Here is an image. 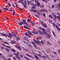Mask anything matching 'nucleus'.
Masks as SVG:
<instances>
[{"mask_svg":"<svg viewBox=\"0 0 60 60\" xmlns=\"http://www.w3.org/2000/svg\"><path fill=\"white\" fill-rule=\"evenodd\" d=\"M27 45L29 47H31V46H32V45L30 44H28Z\"/></svg>","mask_w":60,"mask_h":60,"instance_id":"obj_47","label":"nucleus"},{"mask_svg":"<svg viewBox=\"0 0 60 60\" xmlns=\"http://www.w3.org/2000/svg\"><path fill=\"white\" fill-rule=\"evenodd\" d=\"M11 50L12 52H16V50L13 49H12Z\"/></svg>","mask_w":60,"mask_h":60,"instance_id":"obj_20","label":"nucleus"},{"mask_svg":"<svg viewBox=\"0 0 60 60\" xmlns=\"http://www.w3.org/2000/svg\"><path fill=\"white\" fill-rule=\"evenodd\" d=\"M40 42L42 44H44V42L42 41H41Z\"/></svg>","mask_w":60,"mask_h":60,"instance_id":"obj_43","label":"nucleus"},{"mask_svg":"<svg viewBox=\"0 0 60 60\" xmlns=\"http://www.w3.org/2000/svg\"><path fill=\"white\" fill-rule=\"evenodd\" d=\"M55 7V5H52V8H54Z\"/></svg>","mask_w":60,"mask_h":60,"instance_id":"obj_53","label":"nucleus"},{"mask_svg":"<svg viewBox=\"0 0 60 60\" xmlns=\"http://www.w3.org/2000/svg\"><path fill=\"white\" fill-rule=\"evenodd\" d=\"M22 21H23V24H26L27 26H29V25L26 22V20L25 19H23Z\"/></svg>","mask_w":60,"mask_h":60,"instance_id":"obj_2","label":"nucleus"},{"mask_svg":"<svg viewBox=\"0 0 60 60\" xmlns=\"http://www.w3.org/2000/svg\"><path fill=\"white\" fill-rule=\"evenodd\" d=\"M38 31L39 32L40 34H41V35H44V34L42 33V32L40 30H38Z\"/></svg>","mask_w":60,"mask_h":60,"instance_id":"obj_12","label":"nucleus"},{"mask_svg":"<svg viewBox=\"0 0 60 60\" xmlns=\"http://www.w3.org/2000/svg\"><path fill=\"white\" fill-rule=\"evenodd\" d=\"M27 3L28 4H29H29H30V2H29V1L28 0L27 1Z\"/></svg>","mask_w":60,"mask_h":60,"instance_id":"obj_46","label":"nucleus"},{"mask_svg":"<svg viewBox=\"0 0 60 60\" xmlns=\"http://www.w3.org/2000/svg\"><path fill=\"white\" fill-rule=\"evenodd\" d=\"M40 3L38 2L37 3V6L39 7L40 6Z\"/></svg>","mask_w":60,"mask_h":60,"instance_id":"obj_34","label":"nucleus"},{"mask_svg":"<svg viewBox=\"0 0 60 60\" xmlns=\"http://www.w3.org/2000/svg\"><path fill=\"white\" fill-rule=\"evenodd\" d=\"M35 3H37L38 2V0H35Z\"/></svg>","mask_w":60,"mask_h":60,"instance_id":"obj_51","label":"nucleus"},{"mask_svg":"<svg viewBox=\"0 0 60 60\" xmlns=\"http://www.w3.org/2000/svg\"><path fill=\"white\" fill-rule=\"evenodd\" d=\"M41 23L43 26L45 24V23H43L42 22H41Z\"/></svg>","mask_w":60,"mask_h":60,"instance_id":"obj_57","label":"nucleus"},{"mask_svg":"<svg viewBox=\"0 0 60 60\" xmlns=\"http://www.w3.org/2000/svg\"><path fill=\"white\" fill-rule=\"evenodd\" d=\"M43 26L45 28H47V25H46L45 23H44V24L43 25Z\"/></svg>","mask_w":60,"mask_h":60,"instance_id":"obj_21","label":"nucleus"},{"mask_svg":"<svg viewBox=\"0 0 60 60\" xmlns=\"http://www.w3.org/2000/svg\"><path fill=\"white\" fill-rule=\"evenodd\" d=\"M15 57L16 58H17V59H19L20 58L19 57V56H15Z\"/></svg>","mask_w":60,"mask_h":60,"instance_id":"obj_40","label":"nucleus"},{"mask_svg":"<svg viewBox=\"0 0 60 60\" xmlns=\"http://www.w3.org/2000/svg\"><path fill=\"white\" fill-rule=\"evenodd\" d=\"M4 9L6 11H8V8H4Z\"/></svg>","mask_w":60,"mask_h":60,"instance_id":"obj_38","label":"nucleus"},{"mask_svg":"<svg viewBox=\"0 0 60 60\" xmlns=\"http://www.w3.org/2000/svg\"><path fill=\"white\" fill-rule=\"evenodd\" d=\"M58 5L59 6H60V3H58Z\"/></svg>","mask_w":60,"mask_h":60,"instance_id":"obj_62","label":"nucleus"},{"mask_svg":"<svg viewBox=\"0 0 60 60\" xmlns=\"http://www.w3.org/2000/svg\"><path fill=\"white\" fill-rule=\"evenodd\" d=\"M47 44L48 45H51V44L48 41L47 42Z\"/></svg>","mask_w":60,"mask_h":60,"instance_id":"obj_23","label":"nucleus"},{"mask_svg":"<svg viewBox=\"0 0 60 60\" xmlns=\"http://www.w3.org/2000/svg\"><path fill=\"white\" fill-rule=\"evenodd\" d=\"M16 39L17 40H19V37L16 38Z\"/></svg>","mask_w":60,"mask_h":60,"instance_id":"obj_54","label":"nucleus"},{"mask_svg":"<svg viewBox=\"0 0 60 60\" xmlns=\"http://www.w3.org/2000/svg\"><path fill=\"white\" fill-rule=\"evenodd\" d=\"M13 35L14 36H16V34H15V33L13 34Z\"/></svg>","mask_w":60,"mask_h":60,"instance_id":"obj_63","label":"nucleus"},{"mask_svg":"<svg viewBox=\"0 0 60 60\" xmlns=\"http://www.w3.org/2000/svg\"><path fill=\"white\" fill-rule=\"evenodd\" d=\"M24 3L25 4H26V5L27 4L26 3V0H24Z\"/></svg>","mask_w":60,"mask_h":60,"instance_id":"obj_42","label":"nucleus"},{"mask_svg":"<svg viewBox=\"0 0 60 60\" xmlns=\"http://www.w3.org/2000/svg\"><path fill=\"white\" fill-rule=\"evenodd\" d=\"M41 57H42V58H44V59H46V58H47V56H46V55H43L41 56Z\"/></svg>","mask_w":60,"mask_h":60,"instance_id":"obj_13","label":"nucleus"},{"mask_svg":"<svg viewBox=\"0 0 60 60\" xmlns=\"http://www.w3.org/2000/svg\"><path fill=\"white\" fill-rule=\"evenodd\" d=\"M49 50H47V53H49Z\"/></svg>","mask_w":60,"mask_h":60,"instance_id":"obj_52","label":"nucleus"},{"mask_svg":"<svg viewBox=\"0 0 60 60\" xmlns=\"http://www.w3.org/2000/svg\"><path fill=\"white\" fill-rule=\"evenodd\" d=\"M27 32L28 33V34H30V35H32V36H33V35H34V34H32L31 33V32L29 31V30H27Z\"/></svg>","mask_w":60,"mask_h":60,"instance_id":"obj_7","label":"nucleus"},{"mask_svg":"<svg viewBox=\"0 0 60 60\" xmlns=\"http://www.w3.org/2000/svg\"><path fill=\"white\" fill-rule=\"evenodd\" d=\"M31 24H32V25H34H34H35L36 24L34 22H31Z\"/></svg>","mask_w":60,"mask_h":60,"instance_id":"obj_25","label":"nucleus"},{"mask_svg":"<svg viewBox=\"0 0 60 60\" xmlns=\"http://www.w3.org/2000/svg\"><path fill=\"white\" fill-rule=\"evenodd\" d=\"M4 43H5V44H7V45H9V43L8 42H4Z\"/></svg>","mask_w":60,"mask_h":60,"instance_id":"obj_31","label":"nucleus"},{"mask_svg":"<svg viewBox=\"0 0 60 60\" xmlns=\"http://www.w3.org/2000/svg\"><path fill=\"white\" fill-rule=\"evenodd\" d=\"M37 55L38 56H40V57H41V55L40 54H37Z\"/></svg>","mask_w":60,"mask_h":60,"instance_id":"obj_48","label":"nucleus"},{"mask_svg":"<svg viewBox=\"0 0 60 60\" xmlns=\"http://www.w3.org/2000/svg\"><path fill=\"white\" fill-rule=\"evenodd\" d=\"M8 60H11V59L10 58H8Z\"/></svg>","mask_w":60,"mask_h":60,"instance_id":"obj_64","label":"nucleus"},{"mask_svg":"<svg viewBox=\"0 0 60 60\" xmlns=\"http://www.w3.org/2000/svg\"><path fill=\"white\" fill-rule=\"evenodd\" d=\"M24 58L25 59H26L27 60H30V59H29V58H27V57H26V56H24Z\"/></svg>","mask_w":60,"mask_h":60,"instance_id":"obj_22","label":"nucleus"},{"mask_svg":"<svg viewBox=\"0 0 60 60\" xmlns=\"http://www.w3.org/2000/svg\"><path fill=\"white\" fill-rule=\"evenodd\" d=\"M57 25H58V26L60 27V24L59 23H57Z\"/></svg>","mask_w":60,"mask_h":60,"instance_id":"obj_60","label":"nucleus"},{"mask_svg":"<svg viewBox=\"0 0 60 60\" xmlns=\"http://www.w3.org/2000/svg\"><path fill=\"white\" fill-rule=\"evenodd\" d=\"M26 55L27 56H29V57H31L32 58H34V57H33L29 55L28 54H26Z\"/></svg>","mask_w":60,"mask_h":60,"instance_id":"obj_15","label":"nucleus"},{"mask_svg":"<svg viewBox=\"0 0 60 60\" xmlns=\"http://www.w3.org/2000/svg\"><path fill=\"white\" fill-rule=\"evenodd\" d=\"M33 54H35L34 55V57H35V58L37 59H39V58H38V57L37 56H36L35 55H37V53H35V52H33Z\"/></svg>","mask_w":60,"mask_h":60,"instance_id":"obj_6","label":"nucleus"},{"mask_svg":"<svg viewBox=\"0 0 60 60\" xmlns=\"http://www.w3.org/2000/svg\"><path fill=\"white\" fill-rule=\"evenodd\" d=\"M34 42H35L36 43V42H37V40H34Z\"/></svg>","mask_w":60,"mask_h":60,"instance_id":"obj_49","label":"nucleus"},{"mask_svg":"<svg viewBox=\"0 0 60 60\" xmlns=\"http://www.w3.org/2000/svg\"><path fill=\"white\" fill-rule=\"evenodd\" d=\"M40 41L39 40H38L37 41V42H36V44H40Z\"/></svg>","mask_w":60,"mask_h":60,"instance_id":"obj_16","label":"nucleus"},{"mask_svg":"<svg viewBox=\"0 0 60 60\" xmlns=\"http://www.w3.org/2000/svg\"><path fill=\"white\" fill-rule=\"evenodd\" d=\"M40 7L41 8H42L44 7V6L43 5H41L40 6Z\"/></svg>","mask_w":60,"mask_h":60,"instance_id":"obj_35","label":"nucleus"},{"mask_svg":"<svg viewBox=\"0 0 60 60\" xmlns=\"http://www.w3.org/2000/svg\"><path fill=\"white\" fill-rule=\"evenodd\" d=\"M8 4L9 6H11V4L10 3H8Z\"/></svg>","mask_w":60,"mask_h":60,"instance_id":"obj_56","label":"nucleus"},{"mask_svg":"<svg viewBox=\"0 0 60 60\" xmlns=\"http://www.w3.org/2000/svg\"><path fill=\"white\" fill-rule=\"evenodd\" d=\"M1 57L2 58L3 60H6V59L4 57V56H1Z\"/></svg>","mask_w":60,"mask_h":60,"instance_id":"obj_19","label":"nucleus"},{"mask_svg":"<svg viewBox=\"0 0 60 60\" xmlns=\"http://www.w3.org/2000/svg\"><path fill=\"white\" fill-rule=\"evenodd\" d=\"M25 39L26 40V41H29V40H28V38L27 37H25Z\"/></svg>","mask_w":60,"mask_h":60,"instance_id":"obj_30","label":"nucleus"},{"mask_svg":"<svg viewBox=\"0 0 60 60\" xmlns=\"http://www.w3.org/2000/svg\"><path fill=\"white\" fill-rule=\"evenodd\" d=\"M56 28H57V29L59 27H58V26H57V25H56Z\"/></svg>","mask_w":60,"mask_h":60,"instance_id":"obj_61","label":"nucleus"},{"mask_svg":"<svg viewBox=\"0 0 60 60\" xmlns=\"http://www.w3.org/2000/svg\"><path fill=\"white\" fill-rule=\"evenodd\" d=\"M31 32L32 33H33V34H37L38 33V32L36 31V32H35V31H32Z\"/></svg>","mask_w":60,"mask_h":60,"instance_id":"obj_10","label":"nucleus"},{"mask_svg":"<svg viewBox=\"0 0 60 60\" xmlns=\"http://www.w3.org/2000/svg\"><path fill=\"white\" fill-rule=\"evenodd\" d=\"M52 33L54 36H56V34H55V33H54V32L53 31H52Z\"/></svg>","mask_w":60,"mask_h":60,"instance_id":"obj_44","label":"nucleus"},{"mask_svg":"<svg viewBox=\"0 0 60 60\" xmlns=\"http://www.w3.org/2000/svg\"><path fill=\"white\" fill-rule=\"evenodd\" d=\"M47 36L48 38H50L51 37V36L49 34H47Z\"/></svg>","mask_w":60,"mask_h":60,"instance_id":"obj_11","label":"nucleus"},{"mask_svg":"<svg viewBox=\"0 0 60 60\" xmlns=\"http://www.w3.org/2000/svg\"><path fill=\"white\" fill-rule=\"evenodd\" d=\"M8 34V35H7L3 33H0V34L2 35H3V36H8V37H9V38H12V37L13 36L10 33H9Z\"/></svg>","mask_w":60,"mask_h":60,"instance_id":"obj_1","label":"nucleus"},{"mask_svg":"<svg viewBox=\"0 0 60 60\" xmlns=\"http://www.w3.org/2000/svg\"><path fill=\"white\" fill-rule=\"evenodd\" d=\"M11 42L12 44H14L16 43V42H15V41H11Z\"/></svg>","mask_w":60,"mask_h":60,"instance_id":"obj_29","label":"nucleus"},{"mask_svg":"<svg viewBox=\"0 0 60 60\" xmlns=\"http://www.w3.org/2000/svg\"><path fill=\"white\" fill-rule=\"evenodd\" d=\"M31 11L33 12H36L37 13L38 15H40V13H39V12L37 10H35L34 9H32Z\"/></svg>","mask_w":60,"mask_h":60,"instance_id":"obj_4","label":"nucleus"},{"mask_svg":"<svg viewBox=\"0 0 60 60\" xmlns=\"http://www.w3.org/2000/svg\"><path fill=\"white\" fill-rule=\"evenodd\" d=\"M57 14L58 15H59V17H60V14L58 12H57Z\"/></svg>","mask_w":60,"mask_h":60,"instance_id":"obj_37","label":"nucleus"},{"mask_svg":"<svg viewBox=\"0 0 60 60\" xmlns=\"http://www.w3.org/2000/svg\"><path fill=\"white\" fill-rule=\"evenodd\" d=\"M20 1L21 2V3L22 4L24 5V3H23V0H20Z\"/></svg>","mask_w":60,"mask_h":60,"instance_id":"obj_24","label":"nucleus"},{"mask_svg":"<svg viewBox=\"0 0 60 60\" xmlns=\"http://www.w3.org/2000/svg\"><path fill=\"white\" fill-rule=\"evenodd\" d=\"M53 26L54 27H56V25L55 24V23H53Z\"/></svg>","mask_w":60,"mask_h":60,"instance_id":"obj_55","label":"nucleus"},{"mask_svg":"<svg viewBox=\"0 0 60 60\" xmlns=\"http://www.w3.org/2000/svg\"><path fill=\"white\" fill-rule=\"evenodd\" d=\"M48 21L51 24H52V20L50 19H49L48 20Z\"/></svg>","mask_w":60,"mask_h":60,"instance_id":"obj_18","label":"nucleus"},{"mask_svg":"<svg viewBox=\"0 0 60 60\" xmlns=\"http://www.w3.org/2000/svg\"><path fill=\"white\" fill-rule=\"evenodd\" d=\"M5 50L7 52H10V50L8 48H5Z\"/></svg>","mask_w":60,"mask_h":60,"instance_id":"obj_9","label":"nucleus"},{"mask_svg":"<svg viewBox=\"0 0 60 60\" xmlns=\"http://www.w3.org/2000/svg\"><path fill=\"white\" fill-rule=\"evenodd\" d=\"M24 28H26V29H29V28H28L27 27L24 26Z\"/></svg>","mask_w":60,"mask_h":60,"instance_id":"obj_28","label":"nucleus"},{"mask_svg":"<svg viewBox=\"0 0 60 60\" xmlns=\"http://www.w3.org/2000/svg\"><path fill=\"white\" fill-rule=\"evenodd\" d=\"M52 15L53 16H54V17L53 18L54 20L55 21H56V19H57V17L56 16V15H55L54 14V13H52Z\"/></svg>","mask_w":60,"mask_h":60,"instance_id":"obj_3","label":"nucleus"},{"mask_svg":"<svg viewBox=\"0 0 60 60\" xmlns=\"http://www.w3.org/2000/svg\"><path fill=\"white\" fill-rule=\"evenodd\" d=\"M1 49H4V48L3 47H1Z\"/></svg>","mask_w":60,"mask_h":60,"instance_id":"obj_59","label":"nucleus"},{"mask_svg":"<svg viewBox=\"0 0 60 60\" xmlns=\"http://www.w3.org/2000/svg\"><path fill=\"white\" fill-rule=\"evenodd\" d=\"M57 18L58 20L60 21V17H59V16H57Z\"/></svg>","mask_w":60,"mask_h":60,"instance_id":"obj_41","label":"nucleus"},{"mask_svg":"<svg viewBox=\"0 0 60 60\" xmlns=\"http://www.w3.org/2000/svg\"><path fill=\"white\" fill-rule=\"evenodd\" d=\"M49 17H50V18H51V19H52L53 18V17L51 15H49Z\"/></svg>","mask_w":60,"mask_h":60,"instance_id":"obj_50","label":"nucleus"},{"mask_svg":"<svg viewBox=\"0 0 60 60\" xmlns=\"http://www.w3.org/2000/svg\"><path fill=\"white\" fill-rule=\"evenodd\" d=\"M42 30L43 31V32L44 33V34H47V32H46L45 31V30L44 29L42 28Z\"/></svg>","mask_w":60,"mask_h":60,"instance_id":"obj_8","label":"nucleus"},{"mask_svg":"<svg viewBox=\"0 0 60 60\" xmlns=\"http://www.w3.org/2000/svg\"><path fill=\"white\" fill-rule=\"evenodd\" d=\"M27 22H28V23H29V22H30V21H29V19H27Z\"/></svg>","mask_w":60,"mask_h":60,"instance_id":"obj_58","label":"nucleus"},{"mask_svg":"<svg viewBox=\"0 0 60 60\" xmlns=\"http://www.w3.org/2000/svg\"><path fill=\"white\" fill-rule=\"evenodd\" d=\"M23 51H28V50H26V49H24V48L23 49Z\"/></svg>","mask_w":60,"mask_h":60,"instance_id":"obj_36","label":"nucleus"},{"mask_svg":"<svg viewBox=\"0 0 60 60\" xmlns=\"http://www.w3.org/2000/svg\"><path fill=\"white\" fill-rule=\"evenodd\" d=\"M38 39L39 40H41L42 39V38L41 37H39L38 38Z\"/></svg>","mask_w":60,"mask_h":60,"instance_id":"obj_33","label":"nucleus"},{"mask_svg":"<svg viewBox=\"0 0 60 60\" xmlns=\"http://www.w3.org/2000/svg\"><path fill=\"white\" fill-rule=\"evenodd\" d=\"M22 24H23V22H20L19 23V24L20 25H21V26L22 25Z\"/></svg>","mask_w":60,"mask_h":60,"instance_id":"obj_27","label":"nucleus"},{"mask_svg":"<svg viewBox=\"0 0 60 60\" xmlns=\"http://www.w3.org/2000/svg\"><path fill=\"white\" fill-rule=\"evenodd\" d=\"M31 5H32V6H33L34 7H35V6H36V5L33 4H31Z\"/></svg>","mask_w":60,"mask_h":60,"instance_id":"obj_39","label":"nucleus"},{"mask_svg":"<svg viewBox=\"0 0 60 60\" xmlns=\"http://www.w3.org/2000/svg\"><path fill=\"white\" fill-rule=\"evenodd\" d=\"M24 6V8H27V7H26V5H24V4H23V5Z\"/></svg>","mask_w":60,"mask_h":60,"instance_id":"obj_45","label":"nucleus"},{"mask_svg":"<svg viewBox=\"0 0 60 60\" xmlns=\"http://www.w3.org/2000/svg\"><path fill=\"white\" fill-rule=\"evenodd\" d=\"M13 54L14 55H15L16 56H17V55H19V52H17L16 54V53H14Z\"/></svg>","mask_w":60,"mask_h":60,"instance_id":"obj_17","label":"nucleus"},{"mask_svg":"<svg viewBox=\"0 0 60 60\" xmlns=\"http://www.w3.org/2000/svg\"><path fill=\"white\" fill-rule=\"evenodd\" d=\"M39 11L41 12H44V11L45 12H47L48 11L45 9H41L39 10Z\"/></svg>","mask_w":60,"mask_h":60,"instance_id":"obj_5","label":"nucleus"},{"mask_svg":"<svg viewBox=\"0 0 60 60\" xmlns=\"http://www.w3.org/2000/svg\"><path fill=\"white\" fill-rule=\"evenodd\" d=\"M33 46H34V47L36 49H37V46L36 45H34Z\"/></svg>","mask_w":60,"mask_h":60,"instance_id":"obj_26","label":"nucleus"},{"mask_svg":"<svg viewBox=\"0 0 60 60\" xmlns=\"http://www.w3.org/2000/svg\"><path fill=\"white\" fill-rule=\"evenodd\" d=\"M6 47L8 48H9V49H11V47L9 46L6 45Z\"/></svg>","mask_w":60,"mask_h":60,"instance_id":"obj_32","label":"nucleus"},{"mask_svg":"<svg viewBox=\"0 0 60 60\" xmlns=\"http://www.w3.org/2000/svg\"><path fill=\"white\" fill-rule=\"evenodd\" d=\"M15 47H16L18 49H19V50H21V48L19 46H17V45H15Z\"/></svg>","mask_w":60,"mask_h":60,"instance_id":"obj_14","label":"nucleus"}]
</instances>
